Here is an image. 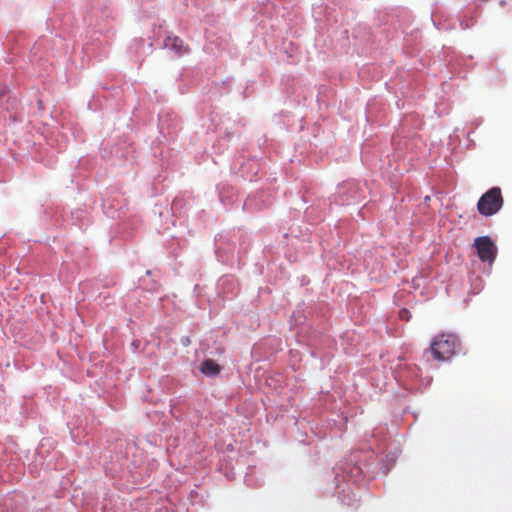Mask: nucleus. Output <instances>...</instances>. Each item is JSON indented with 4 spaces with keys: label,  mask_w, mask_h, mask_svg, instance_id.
<instances>
[{
    "label": "nucleus",
    "mask_w": 512,
    "mask_h": 512,
    "mask_svg": "<svg viewBox=\"0 0 512 512\" xmlns=\"http://www.w3.org/2000/svg\"><path fill=\"white\" fill-rule=\"evenodd\" d=\"M457 346V338L452 334H440L434 338L430 350L433 357L439 361L449 360Z\"/></svg>",
    "instance_id": "f257e3e1"
},
{
    "label": "nucleus",
    "mask_w": 512,
    "mask_h": 512,
    "mask_svg": "<svg viewBox=\"0 0 512 512\" xmlns=\"http://www.w3.org/2000/svg\"><path fill=\"white\" fill-rule=\"evenodd\" d=\"M502 205L501 189L493 187L480 197L477 203V210L483 216H492L501 209Z\"/></svg>",
    "instance_id": "f03ea898"
},
{
    "label": "nucleus",
    "mask_w": 512,
    "mask_h": 512,
    "mask_svg": "<svg viewBox=\"0 0 512 512\" xmlns=\"http://www.w3.org/2000/svg\"><path fill=\"white\" fill-rule=\"evenodd\" d=\"M474 246L481 261L492 263L495 260L497 248L490 237H477L474 240Z\"/></svg>",
    "instance_id": "7ed1b4c3"
},
{
    "label": "nucleus",
    "mask_w": 512,
    "mask_h": 512,
    "mask_svg": "<svg viewBox=\"0 0 512 512\" xmlns=\"http://www.w3.org/2000/svg\"><path fill=\"white\" fill-rule=\"evenodd\" d=\"M164 45L166 48L174 50L178 55H182L188 52V47L184 45V42L181 38L177 36H169L165 39Z\"/></svg>",
    "instance_id": "20e7f679"
},
{
    "label": "nucleus",
    "mask_w": 512,
    "mask_h": 512,
    "mask_svg": "<svg viewBox=\"0 0 512 512\" xmlns=\"http://www.w3.org/2000/svg\"><path fill=\"white\" fill-rule=\"evenodd\" d=\"M200 371L207 376H215L220 372V366L212 359H206L202 362Z\"/></svg>",
    "instance_id": "39448f33"
},
{
    "label": "nucleus",
    "mask_w": 512,
    "mask_h": 512,
    "mask_svg": "<svg viewBox=\"0 0 512 512\" xmlns=\"http://www.w3.org/2000/svg\"><path fill=\"white\" fill-rule=\"evenodd\" d=\"M399 317L401 320L409 321V319L411 318L410 311L407 309H401L399 311Z\"/></svg>",
    "instance_id": "423d86ee"
}]
</instances>
